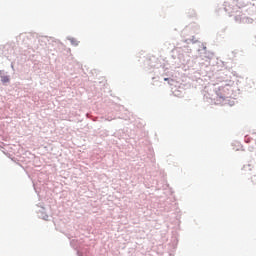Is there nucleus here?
Masks as SVG:
<instances>
[{
    "label": "nucleus",
    "instance_id": "f257e3e1",
    "mask_svg": "<svg viewBox=\"0 0 256 256\" xmlns=\"http://www.w3.org/2000/svg\"><path fill=\"white\" fill-rule=\"evenodd\" d=\"M7 81H9V78H4V82H7Z\"/></svg>",
    "mask_w": 256,
    "mask_h": 256
},
{
    "label": "nucleus",
    "instance_id": "f03ea898",
    "mask_svg": "<svg viewBox=\"0 0 256 256\" xmlns=\"http://www.w3.org/2000/svg\"><path fill=\"white\" fill-rule=\"evenodd\" d=\"M164 81H169V78H164Z\"/></svg>",
    "mask_w": 256,
    "mask_h": 256
},
{
    "label": "nucleus",
    "instance_id": "7ed1b4c3",
    "mask_svg": "<svg viewBox=\"0 0 256 256\" xmlns=\"http://www.w3.org/2000/svg\"><path fill=\"white\" fill-rule=\"evenodd\" d=\"M253 183H256V180H253Z\"/></svg>",
    "mask_w": 256,
    "mask_h": 256
},
{
    "label": "nucleus",
    "instance_id": "20e7f679",
    "mask_svg": "<svg viewBox=\"0 0 256 256\" xmlns=\"http://www.w3.org/2000/svg\"><path fill=\"white\" fill-rule=\"evenodd\" d=\"M74 44H75V45H77V43H76V42H74Z\"/></svg>",
    "mask_w": 256,
    "mask_h": 256
},
{
    "label": "nucleus",
    "instance_id": "39448f33",
    "mask_svg": "<svg viewBox=\"0 0 256 256\" xmlns=\"http://www.w3.org/2000/svg\"><path fill=\"white\" fill-rule=\"evenodd\" d=\"M74 44H75V45H77V43H76V42H74Z\"/></svg>",
    "mask_w": 256,
    "mask_h": 256
}]
</instances>
